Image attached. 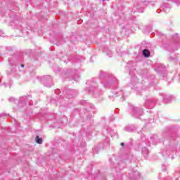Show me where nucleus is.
Listing matches in <instances>:
<instances>
[{
  "instance_id": "nucleus-28",
  "label": "nucleus",
  "mask_w": 180,
  "mask_h": 180,
  "mask_svg": "<svg viewBox=\"0 0 180 180\" xmlns=\"http://www.w3.org/2000/svg\"><path fill=\"white\" fill-rule=\"evenodd\" d=\"M133 88H134V89H136V86H134V87H133Z\"/></svg>"
},
{
  "instance_id": "nucleus-19",
  "label": "nucleus",
  "mask_w": 180,
  "mask_h": 180,
  "mask_svg": "<svg viewBox=\"0 0 180 180\" xmlns=\"http://www.w3.org/2000/svg\"><path fill=\"white\" fill-rule=\"evenodd\" d=\"M111 137H115V136H117V134H115V131H111L109 132Z\"/></svg>"
},
{
  "instance_id": "nucleus-10",
  "label": "nucleus",
  "mask_w": 180,
  "mask_h": 180,
  "mask_svg": "<svg viewBox=\"0 0 180 180\" xmlns=\"http://www.w3.org/2000/svg\"><path fill=\"white\" fill-rule=\"evenodd\" d=\"M103 53H105L108 57H112V56L113 55L112 51L108 49V48H104Z\"/></svg>"
},
{
  "instance_id": "nucleus-3",
  "label": "nucleus",
  "mask_w": 180,
  "mask_h": 180,
  "mask_svg": "<svg viewBox=\"0 0 180 180\" xmlns=\"http://www.w3.org/2000/svg\"><path fill=\"white\" fill-rule=\"evenodd\" d=\"M167 2H173V4H175L177 6H179L180 5V0H165V1H163L161 4L160 8L166 13H169L171 8H172V6L168 4Z\"/></svg>"
},
{
  "instance_id": "nucleus-23",
  "label": "nucleus",
  "mask_w": 180,
  "mask_h": 180,
  "mask_svg": "<svg viewBox=\"0 0 180 180\" xmlns=\"http://www.w3.org/2000/svg\"><path fill=\"white\" fill-rule=\"evenodd\" d=\"M152 6H154V1L150 2Z\"/></svg>"
},
{
  "instance_id": "nucleus-20",
  "label": "nucleus",
  "mask_w": 180,
  "mask_h": 180,
  "mask_svg": "<svg viewBox=\"0 0 180 180\" xmlns=\"http://www.w3.org/2000/svg\"><path fill=\"white\" fill-rule=\"evenodd\" d=\"M60 92L61 91H60V89L55 90V94H56L57 95H58Z\"/></svg>"
},
{
  "instance_id": "nucleus-30",
  "label": "nucleus",
  "mask_w": 180,
  "mask_h": 180,
  "mask_svg": "<svg viewBox=\"0 0 180 180\" xmlns=\"http://www.w3.org/2000/svg\"><path fill=\"white\" fill-rule=\"evenodd\" d=\"M162 68H164V65H162Z\"/></svg>"
},
{
  "instance_id": "nucleus-1",
  "label": "nucleus",
  "mask_w": 180,
  "mask_h": 180,
  "mask_svg": "<svg viewBox=\"0 0 180 180\" xmlns=\"http://www.w3.org/2000/svg\"><path fill=\"white\" fill-rule=\"evenodd\" d=\"M100 77L101 78L105 77L104 81L102 82L104 88H112L111 93L109 95L110 99H112V98H116V96H121L122 101H124V93H123V91L116 85H117V79L113 75H109L105 72H101Z\"/></svg>"
},
{
  "instance_id": "nucleus-5",
  "label": "nucleus",
  "mask_w": 180,
  "mask_h": 180,
  "mask_svg": "<svg viewBox=\"0 0 180 180\" xmlns=\"http://www.w3.org/2000/svg\"><path fill=\"white\" fill-rule=\"evenodd\" d=\"M41 82L44 86H46V88H51V86H53V77L49 75L44 76L43 77H41Z\"/></svg>"
},
{
  "instance_id": "nucleus-21",
  "label": "nucleus",
  "mask_w": 180,
  "mask_h": 180,
  "mask_svg": "<svg viewBox=\"0 0 180 180\" xmlns=\"http://www.w3.org/2000/svg\"><path fill=\"white\" fill-rule=\"evenodd\" d=\"M73 79L76 82L78 81V79H79V76H77V77H74Z\"/></svg>"
},
{
  "instance_id": "nucleus-31",
  "label": "nucleus",
  "mask_w": 180,
  "mask_h": 180,
  "mask_svg": "<svg viewBox=\"0 0 180 180\" xmlns=\"http://www.w3.org/2000/svg\"><path fill=\"white\" fill-rule=\"evenodd\" d=\"M114 180H116V179H115Z\"/></svg>"
},
{
  "instance_id": "nucleus-4",
  "label": "nucleus",
  "mask_w": 180,
  "mask_h": 180,
  "mask_svg": "<svg viewBox=\"0 0 180 180\" xmlns=\"http://www.w3.org/2000/svg\"><path fill=\"white\" fill-rule=\"evenodd\" d=\"M28 98L27 96H22L20 97L19 98V100L15 99L13 97H11L8 101L9 102H13L14 103H15V105H18L19 108H23V106H26V105L27 104V101H28Z\"/></svg>"
},
{
  "instance_id": "nucleus-13",
  "label": "nucleus",
  "mask_w": 180,
  "mask_h": 180,
  "mask_svg": "<svg viewBox=\"0 0 180 180\" xmlns=\"http://www.w3.org/2000/svg\"><path fill=\"white\" fill-rule=\"evenodd\" d=\"M172 97H171V96H165L163 97V101H165V102H171V101H172Z\"/></svg>"
},
{
  "instance_id": "nucleus-7",
  "label": "nucleus",
  "mask_w": 180,
  "mask_h": 180,
  "mask_svg": "<svg viewBox=\"0 0 180 180\" xmlns=\"http://www.w3.org/2000/svg\"><path fill=\"white\" fill-rule=\"evenodd\" d=\"M63 94L65 95V98L70 99V98H74V96H77V95H78V91L74 89L65 90L63 91Z\"/></svg>"
},
{
  "instance_id": "nucleus-16",
  "label": "nucleus",
  "mask_w": 180,
  "mask_h": 180,
  "mask_svg": "<svg viewBox=\"0 0 180 180\" xmlns=\"http://www.w3.org/2000/svg\"><path fill=\"white\" fill-rule=\"evenodd\" d=\"M125 131H133V128H130V126L126 127L124 128Z\"/></svg>"
},
{
  "instance_id": "nucleus-12",
  "label": "nucleus",
  "mask_w": 180,
  "mask_h": 180,
  "mask_svg": "<svg viewBox=\"0 0 180 180\" xmlns=\"http://www.w3.org/2000/svg\"><path fill=\"white\" fill-rule=\"evenodd\" d=\"M142 54H143V56H144V57H150V51H148L147 49H144L142 51Z\"/></svg>"
},
{
  "instance_id": "nucleus-22",
  "label": "nucleus",
  "mask_w": 180,
  "mask_h": 180,
  "mask_svg": "<svg viewBox=\"0 0 180 180\" xmlns=\"http://www.w3.org/2000/svg\"><path fill=\"white\" fill-rule=\"evenodd\" d=\"M2 34H4V32H2V30H0V36H2Z\"/></svg>"
},
{
  "instance_id": "nucleus-24",
  "label": "nucleus",
  "mask_w": 180,
  "mask_h": 180,
  "mask_svg": "<svg viewBox=\"0 0 180 180\" xmlns=\"http://www.w3.org/2000/svg\"><path fill=\"white\" fill-rule=\"evenodd\" d=\"M4 116V114L0 115V119H2V117Z\"/></svg>"
},
{
  "instance_id": "nucleus-26",
  "label": "nucleus",
  "mask_w": 180,
  "mask_h": 180,
  "mask_svg": "<svg viewBox=\"0 0 180 180\" xmlns=\"http://www.w3.org/2000/svg\"><path fill=\"white\" fill-rule=\"evenodd\" d=\"M21 67L23 68L25 67V65H21Z\"/></svg>"
},
{
  "instance_id": "nucleus-27",
  "label": "nucleus",
  "mask_w": 180,
  "mask_h": 180,
  "mask_svg": "<svg viewBox=\"0 0 180 180\" xmlns=\"http://www.w3.org/2000/svg\"><path fill=\"white\" fill-rule=\"evenodd\" d=\"M147 146H148V147H150V146H151V145L150 143H148Z\"/></svg>"
},
{
  "instance_id": "nucleus-14",
  "label": "nucleus",
  "mask_w": 180,
  "mask_h": 180,
  "mask_svg": "<svg viewBox=\"0 0 180 180\" xmlns=\"http://www.w3.org/2000/svg\"><path fill=\"white\" fill-rule=\"evenodd\" d=\"M35 141L37 143V144H41V143H43V139L39 136H37L35 138Z\"/></svg>"
},
{
  "instance_id": "nucleus-8",
  "label": "nucleus",
  "mask_w": 180,
  "mask_h": 180,
  "mask_svg": "<svg viewBox=\"0 0 180 180\" xmlns=\"http://www.w3.org/2000/svg\"><path fill=\"white\" fill-rule=\"evenodd\" d=\"M155 103V101H153L151 99L147 100L145 102V106L147 108V109H153L154 108V104Z\"/></svg>"
},
{
  "instance_id": "nucleus-9",
  "label": "nucleus",
  "mask_w": 180,
  "mask_h": 180,
  "mask_svg": "<svg viewBox=\"0 0 180 180\" xmlns=\"http://www.w3.org/2000/svg\"><path fill=\"white\" fill-rule=\"evenodd\" d=\"M141 154L143 155L145 158L148 157V154H150V151L147 148V147H143L141 149Z\"/></svg>"
},
{
  "instance_id": "nucleus-11",
  "label": "nucleus",
  "mask_w": 180,
  "mask_h": 180,
  "mask_svg": "<svg viewBox=\"0 0 180 180\" xmlns=\"http://www.w3.org/2000/svg\"><path fill=\"white\" fill-rule=\"evenodd\" d=\"M157 135H151L150 136V143L152 144H157L156 140H157Z\"/></svg>"
},
{
  "instance_id": "nucleus-2",
  "label": "nucleus",
  "mask_w": 180,
  "mask_h": 180,
  "mask_svg": "<svg viewBox=\"0 0 180 180\" xmlns=\"http://www.w3.org/2000/svg\"><path fill=\"white\" fill-rule=\"evenodd\" d=\"M129 112L131 116H133V117H136V119H140V116H143V115H144L143 108L136 107L133 105H129Z\"/></svg>"
},
{
  "instance_id": "nucleus-6",
  "label": "nucleus",
  "mask_w": 180,
  "mask_h": 180,
  "mask_svg": "<svg viewBox=\"0 0 180 180\" xmlns=\"http://www.w3.org/2000/svg\"><path fill=\"white\" fill-rule=\"evenodd\" d=\"M86 84L89 86L85 89L86 92H88V94H94V91H96V88H98V84L95 80L89 81Z\"/></svg>"
},
{
  "instance_id": "nucleus-17",
  "label": "nucleus",
  "mask_w": 180,
  "mask_h": 180,
  "mask_svg": "<svg viewBox=\"0 0 180 180\" xmlns=\"http://www.w3.org/2000/svg\"><path fill=\"white\" fill-rule=\"evenodd\" d=\"M139 176H140V173L139 172H135V173L134 174V178H139Z\"/></svg>"
},
{
  "instance_id": "nucleus-18",
  "label": "nucleus",
  "mask_w": 180,
  "mask_h": 180,
  "mask_svg": "<svg viewBox=\"0 0 180 180\" xmlns=\"http://www.w3.org/2000/svg\"><path fill=\"white\" fill-rule=\"evenodd\" d=\"M80 105H88V103L86 102V101L82 100V101H80Z\"/></svg>"
},
{
  "instance_id": "nucleus-25",
  "label": "nucleus",
  "mask_w": 180,
  "mask_h": 180,
  "mask_svg": "<svg viewBox=\"0 0 180 180\" xmlns=\"http://www.w3.org/2000/svg\"><path fill=\"white\" fill-rule=\"evenodd\" d=\"M121 146H124V143H121Z\"/></svg>"
},
{
  "instance_id": "nucleus-15",
  "label": "nucleus",
  "mask_w": 180,
  "mask_h": 180,
  "mask_svg": "<svg viewBox=\"0 0 180 180\" xmlns=\"http://www.w3.org/2000/svg\"><path fill=\"white\" fill-rule=\"evenodd\" d=\"M162 155H163V157H168V155H169V150H167V149H164L162 151Z\"/></svg>"
},
{
  "instance_id": "nucleus-29",
  "label": "nucleus",
  "mask_w": 180,
  "mask_h": 180,
  "mask_svg": "<svg viewBox=\"0 0 180 180\" xmlns=\"http://www.w3.org/2000/svg\"><path fill=\"white\" fill-rule=\"evenodd\" d=\"M91 108H94V105H91Z\"/></svg>"
}]
</instances>
